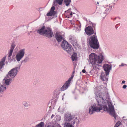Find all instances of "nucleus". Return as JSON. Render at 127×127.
I'll return each mask as SVG.
<instances>
[{"label":"nucleus","instance_id":"ddd939ff","mask_svg":"<svg viewBox=\"0 0 127 127\" xmlns=\"http://www.w3.org/2000/svg\"><path fill=\"white\" fill-rule=\"evenodd\" d=\"M15 45L14 43H12L11 46L10 47V50L9 51L8 53V59H11V57L12 55L13 51Z\"/></svg>","mask_w":127,"mask_h":127},{"label":"nucleus","instance_id":"f704fd0d","mask_svg":"<svg viewBox=\"0 0 127 127\" xmlns=\"http://www.w3.org/2000/svg\"><path fill=\"white\" fill-rule=\"evenodd\" d=\"M125 82H126L124 80H123L122 82V84H124L125 83Z\"/></svg>","mask_w":127,"mask_h":127},{"label":"nucleus","instance_id":"f257e3e1","mask_svg":"<svg viewBox=\"0 0 127 127\" xmlns=\"http://www.w3.org/2000/svg\"><path fill=\"white\" fill-rule=\"evenodd\" d=\"M100 87L97 86L95 89V99L97 103L92 105L89 107V113L91 115L93 114L95 112H99L102 110L106 111L109 113L114 117L115 119L116 118V115L114 110V107L110 102V105L108 104V100L110 99V97L108 93L106 94L105 95L103 96V95L100 92L99 90Z\"/></svg>","mask_w":127,"mask_h":127},{"label":"nucleus","instance_id":"7ed1b4c3","mask_svg":"<svg viewBox=\"0 0 127 127\" xmlns=\"http://www.w3.org/2000/svg\"><path fill=\"white\" fill-rule=\"evenodd\" d=\"M37 32L40 35H44L45 36L48 38L52 37L53 35L52 29L49 28H45L44 26H43L41 29L38 30Z\"/></svg>","mask_w":127,"mask_h":127},{"label":"nucleus","instance_id":"39448f33","mask_svg":"<svg viewBox=\"0 0 127 127\" xmlns=\"http://www.w3.org/2000/svg\"><path fill=\"white\" fill-rule=\"evenodd\" d=\"M64 120L67 122H69L71 124L75 123L77 124L79 123V120L76 117H73L70 114L66 113L64 116Z\"/></svg>","mask_w":127,"mask_h":127},{"label":"nucleus","instance_id":"6ab92c4d","mask_svg":"<svg viewBox=\"0 0 127 127\" xmlns=\"http://www.w3.org/2000/svg\"><path fill=\"white\" fill-rule=\"evenodd\" d=\"M68 43L66 41L64 40L62 42L61 44V46L62 48L64 49H67L65 47L67 45H68Z\"/></svg>","mask_w":127,"mask_h":127},{"label":"nucleus","instance_id":"4be33fe9","mask_svg":"<svg viewBox=\"0 0 127 127\" xmlns=\"http://www.w3.org/2000/svg\"><path fill=\"white\" fill-rule=\"evenodd\" d=\"M6 90V87L1 85L0 86V94H1Z\"/></svg>","mask_w":127,"mask_h":127},{"label":"nucleus","instance_id":"f3484780","mask_svg":"<svg viewBox=\"0 0 127 127\" xmlns=\"http://www.w3.org/2000/svg\"><path fill=\"white\" fill-rule=\"evenodd\" d=\"M23 107L26 109H28L31 106V104L28 101H25L22 102Z\"/></svg>","mask_w":127,"mask_h":127},{"label":"nucleus","instance_id":"aec40b11","mask_svg":"<svg viewBox=\"0 0 127 127\" xmlns=\"http://www.w3.org/2000/svg\"><path fill=\"white\" fill-rule=\"evenodd\" d=\"M71 0H64V4L66 6H69L71 2Z\"/></svg>","mask_w":127,"mask_h":127},{"label":"nucleus","instance_id":"58836bf2","mask_svg":"<svg viewBox=\"0 0 127 127\" xmlns=\"http://www.w3.org/2000/svg\"><path fill=\"white\" fill-rule=\"evenodd\" d=\"M72 15V12H71V13H70V15L71 16V15Z\"/></svg>","mask_w":127,"mask_h":127},{"label":"nucleus","instance_id":"f03ea898","mask_svg":"<svg viewBox=\"0 0 127 127\" xmlns=\"http://www.w3.org/2000/svg\"><path fill=\"white\" fill-rule=\"evenodd\" d=\"M89 61L92 64L94 69L99 66L98 64L101 63L103 60V57L102 55L98 56L94 53H91L89 56Z\"/></svg>","mask_w":127,"mask_h":127},{"label":"nucleus","instance_id":"c9c22d12","mask_svg":"<svg viewBox=\"0 0 127 127\" xmlns=\"http://www.w3.org/2000/svg\"><path fill=\"white\" fill-rule=\"evenodd\" d=\"M54 116V115L53 114H52V116H51V119H52L53 118V117Z\"/></svg>","mask_w":127,"mask_h":127},{"label":"nucleus","instance_id":"bb28decb","mask_svg":"<svg viewBox=\"0 0 127 127\" xmlns=\"http://www.w3.org/2000/svg\"><path fill=\"white\" fill-rule=\"evenodd\" d=\"M55 14L50 11V12L47 13V16H51L53 15H54Z\"/></svg>","mask_w":127,"mask_h":127},{"label":"nucleus","instance_id":"5701e85b","mask_svg":"<svg viewBox=\"0 0 127 127\" xmlns=\"http://www.w3.org/2000/svg\"><path fill=\"white\" fill-rule=\"evenodd\" d=\"M63 0H54V3L55 4L57 3L60 5L62 4V2Z\"/></svg>","mask_w":127,"mask_h":127},{"label":"nucleus","instance_id":"423d86ee","mask_svg":"<svg viewBox=\"0 0 127 127\" xmlns=\"http://www.w3.org/2000/svg\"><path fill=\"white\" fill-rule=\"evenodd\" d=\"M89 24L90 26L85 28V32L88 35H90L94 33L93 28L95 29L96 24L95 23L89 21Z\"/></svg>","mask_w":127,"mask_h":127},{"label":"nucleus","instance_id":"4468645a","mask_svg":"<svg viewBox=\"0 0 127 127\" xmlns=\"http://www.w3.org/2000/svg\"><path fill=\"white\" fill-rule=\"evenodd\" d=\"M12 80V79L11 78L5 79H4L3 81V82L5 85H0V86L1 85H2L3 86H5L6 87V86H8L11 83Z\"/></svg>","mask_w":127,"mask_h":127},{"label":"nucleus","instance_id":"72a5a7b5","mask_svg":"<svg viewBox=\"0 0 127 127\" xmlns=\"http://www.w3.org/2000/svg\"><path fill=\"white\" fill-rule=\"evenodd\" d=\"M86 70L85 69H83L82 70V72L83 73H85L86 72Z\"/></svg>","mask_w":127,"mask_h":127},{"label":"nucleus","instance_id":"a211bd4d","mask_svg":"<svg viewBox=\"0 0 127 127\" xmlns=\"http://www.w3.org/2000/svg\"><path fill=\"white\" fill-rule=\"evenodd\" d=\"M5 58V57H3L0 62V71L1 70V69L3 68L4 66L5 65L4 62Z\"/></svg>","mask_w":127,"mask_h":127},{"label":"nucleus","instance_id":"79ce46f5","mask_svg":"<svg viewBox=\"0 0 127 127\" xmlns=\"http://www.w3.org/2000/svg\"><path fill=\"white\" fill-rule=\"evenodd\" d=\"M28 35H30V33H28Z\"/></svg>","mask_w":127,"mask_h":127},{"label":"nucleus","instance_id":"412c9836","mask_svg":"<svg viewBox=\"0 0 127 127\" xmlns=\"http://www.w3.org/2000/svg\"><path fill=\"white\" fill-rule=\"evenodd\" d=\"M77 54L76 53H74L73 54L71 57L72 60L73 61H74L77 60Z\"/></svg>","mask_w":127,"mask_h":127},{"label":"nucleus","instance_id":"c756f323","mask_svg":"<svg viewBox=\"0 0 127 127\" xmlns=\"http://www.w3.org/2000/svg\"><path fill=\"white\" fill-rule=\"evenodd\" d=\"M124 65H126L127 66V64H124L123 63H122L121 65H119L120 66H123Z\"/></svg>","mask_w":127,"mask_h":127},{"label":"nucleus","instance_id":"dca6fc26","mask_svg":"<svg viewBox=\"0 0 127 127\" xmlns=\"http://www.w3.org/2000/svg\"><path fill=\"white\" fill-rule=\"evenodd\" d=\"M55 37L58 42H59L64 40L62 36L58 32L56 33Z\"/></svg>","mask_w":127,"mask_h":127},{"label":"nucleus","instance_id":"473e14b6","mask_svg":"<svg viewBox=\"0 0 127 127\" xmlns=\"http://www.w3.org/2000/svg\"><path fill=\"white\" fill-rule=\"evenodd\" d=\"M123 121L124 122H126V123H127V119H123Z\"/></svg>","mask_w":127,"mask_h":127},{"label":"nucleus","instance_id":"6e6552de","mask_svg":"<svg viewBox=\"0 0 127 127\" xmlns=\"http://www.w3.org/2000/svg\"><path fill=\"white\" fill-rule=\"evenodd\" d=\"M25 49H22L16 54L15 58L17 62H19L24 57L25 54Z\"/></svg>","mask_w":127,"mask_h":127},{"label":"nucleus","instance_id":"9d476101","mask_svg":"<svg viewBox=\"0 0 127 127\" xmlns=\"http://www.w3.org/2000/svg\"><path fill=\"white\" fill-rule=\"evenodd\" d=\"M113 4H110L109 6L106 5L105 7H102V10L103 13L104 14H105L106 15L108 14L110 11L112 9Z\"/></svg>","mask_w":127,"mask_h":127},{"label":"nucleus","instance_id":"37998d69","mask_svg":"<svg viewBox=\"0 0 127 127\" xmlns=\"http://www.w3.org/2000/svg\"><path fill=\"white\" fill-rule=\"evenodd\" d=\"M32 32V31H30V32Z\"/></svg>","mask_w":127,"mask_h":127},{"label":"nucleus","instance_id":"a878e982","mask_svg":"<svg viewBox=\"0 0 127 127\" xmlns=\"http://www.w3.org/2000/svg\"><path fill=\"white\" fill-rule=\"evenodd\" d=\"M55 9V7L54 6H53L51 7V8L50 11L52 12L55 14L56 13V12L55 11H54V10Z\"/></svg>","mask_w":127,"mask_h":127},{"label":"nucleus","instance_id":"7c9ffc66","mask_svg":"<svg viewBox=\"0 0 127 127\" xmlns=\"http://www.w3.org/2000/svg\"><path fill=\"white\" fill-rule=\"evenodd\" d=\"M81 25H79L78 26V27L79 29H78V30L79 31H80L81 30Z\"/></svg>","mask_w":127,"mask_h":127},{"label":"nucleus","instance_id":"2eb2a0df","mask_svg":"<svg viewBox=\"0 0 127 127\" xmlns=\"http://www.w3.org/2000/svg\"><path fill=\"white\" fill-rule=\"evenodd\" d=\"M65 48L67 49H64V50L70 54H71L73 51V49L72 46L69 43L68 45Z\"/></svg>","mask_w":127,"mask_h":127},{"label":"nucleus","instance_id":"4c0bfd02","mask_svg":"<svg viewBox=\"0 0 127 127\" xmlns=\"http://www.w3.org/2000/svg\"><path fill=\"white\" fill-rule=\"evenodd\" d=\"M70 8H69L68 10L67 11L68 12H70Z\"/></svg>","mask_w":127,"mask_h":127},{"label":"nucleus","instance_id":"a19ab883","mask_svg":"<svg viewBox=\"0 0 127 127\" xmlns=\"http://www.w3.org/2000/svg\"><path fill=\"white\" fill-rule=\"evenodd\" d=\"M99 4V3L98 2H97V4Z\"/></svg>","mask_w":127,"mask_h":127},{"label":"nucleus","instance_id":"c85d7f7f","mask_svg":"<svg viewBox=\"0 0 127 127\" xmlns=\"http://www.w3.org/2000/svg\"><path fill=\"white\" fill-rule=\"evenodd\" d=\"M63 109L62 108V107L61 106H60L58 109V111L59 112H61V111H62V110H63Z\"/></svg>","mask_w":127,"mask_h":127},{"label":"nucleus","instance_id":"1a4fd4ad","mask_svg":"<svg viewBox=\"0 0 127 127\" xmlns=\"http://www.w3.org/2000/svg\"><path fill=\"white\" fill-rule=\"evenodd\" d=\"M73 76L72 75V76L69 78L68 80L66 81L62 86L61 88V90L62 91H64L68 89V87L70 86L71 80L73 78Z\"/></svg>","mask_w":127,"mask_h":127},{"label":"nucleus","instance_id":"e433bc0d","mask_svg":"<svg viewBox=\"0 0 127 127\" xmlns=\"http://www.w3.org/2000/svg\"><path fill=\"white\" fill-rule=\"evenodd\" d=\"M64 95H65V94H63V96H62V99L63 100V99H64Z\"/></svg>","mask_w":127,"mask_h":127},{"label":"nucleus","instance_id":"b1692460","mask_svg":"<svg viewBox=\"0 0 127 127\" xmlns=\"http://www.w3.org/2000/svg\"><path fill=\"white\" fill-rule=\"evenodd\" d=\"M64 127H74L72 126L74 124H71L69 123L65 122L64 124Z\"/></svg>","mask_w":127,"mask_h":127},{"label":"nucleus","instance_id":"0eeeda50","mask_svg":"<svg viewBox=\"0 0 127 127\" xmlns=\"http://www.w3.org/2000/svg\"><path fill=\"white\" fill-rule=\"evenodd\" d=\"M20 66L15 67L12 69L8 73L7 75L11 78L15 77L17 74L18 70L20 68Z\"/></svg>","mask_w":127,"mask_h":127},{"label":"nucleus","instance_id":"f8f14e48","mask_svg":"<svg viewBox=\"0 0 127 127\" xmlns=\"http://www.w3.org/2000/svg\"><path fill=\"white\" fill-rule=\"evenodd\" d=\"M109 75H107L106 73L102 72L100 76L101 78L103 81H107L108 80Z\"/></svg>","mask_w":127,"mask_h":127},{"label":"nucleus","instance_id":"c03bdc74","mask_svg":"<svg viewBox=\"0 0 127 127\" xmlns=\"http://www.w3.org/2000/svg\"><path fill=\"white\" fill-rule=\"evenodd\" d=\"M91 72V71H90V73Z\"/></svg>","mask_w":127,"mask_h":127},{"label":"nucleus","instance_id":"20e7f679","mask_svg":"<svg viewBox=\"0 0 127 127\" xmlns=\"http://www.w3.org/2000/svg\"><path fill=\"white\" fill-rule=\"evenodd\" d=\"M87 42H89L91 47L93 49H97L99 48V43L96 35L91 36L87 39Z\"/></svg>","mask_w":127,"mask_h":127},{"label":"nucleus","instance_id":"9b49d317","mask_svg":"<svg viewBox=\"0 0 127 127\" xmlns=\"http://www.w3.org/2000/svg\"><path fill=\"white\" fill-rule=\"evenodd\" d=\"M103 68L105 71V73H106L107 75H109V72L112 68V65H110L106 64L103 66Z\"/></svg>","mask_w":127,"mask_h":127},{"label":"nucleus","instance_id":"cd10ccee","mask_svg":"<svg viewBox=\"0 0 127 127\" xmlns=\"http://www.w3.org/2000/svg\"><path fill=\"white\" fill-rule=\"evenodd\" d=\"M121 123L120 122H118L115 125L114 127H120L119 126L121 125Z\"/></svg>","mask_w":127,"mask_h":127},{"label":"nucleus","instance_id":"ea45409f","mask_svg":"<svg viewBox=\"0 0 127 127\" xmlns=\"http://www.w3.org/2000/svg\"><path fill=\"white\" fill-rule=\"evenodd\" d=\"M126 118V117L124 116L123 117V118Z\"/></svg>","mask_w":127,"mask_h":127},{"label":"nucleus","instance_id":"2f4dec72","mask_svg":"<svg viewBox=\"0 0 127 127\" xmlns=\"http://www.w3.org/2000/svg\"><path fill=\"white\" fill-rule=\"evenodd\" d=\"M127 87V85H123L122 87V88L124 89H125Z\"/></svg>","mask_w":127,"mask_h":127},{"label":"nucleus","instance_id":"393cba45","mask_svg":"<svg viewBox=\"0 0 127 127\" xmlns=\"http://www.w3.org/2000/svg\"><path fill=\"white\" fill-rule=\"evenodd\" d=\"M29 59L28 56H26L25 58L21 62V63H26L28 62L29 61Z\"/></svg>","mask_w":127,"mask_h":127}]
</instances>
